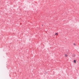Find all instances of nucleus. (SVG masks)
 <instances>
[{"mask_svg": "<svg viewBox=\"0 0 79 79\" xmlns=\"http://www.w3.org/2000/svg\"><path fill=\"white\" fill-rule=\"evenodd\" d=\"M58 35V33H55V35Z\"/></svg>", "mask_w": 79, "mask_h": 79, "instance_id": "f257e3e1", "label": "nucleus"}, {"mask_svg": "<svg viewBox=\"0 0 79 79\" xmlns=\"http://www.w3.org/2000/svg\"><path fill=\"white\" fill-rule=\"evenodd\" d=\"M64 55L65 57H68V56L66 54H65Z\"/></svg>", "mask_w": 79, "mask_h": 79, "instance_id": "f03ea898", "label": "nucleus"}, {"mask_svg": "<svg viewBox=\"0 0 79 79\" xmlns=\"http://www.w3.org/2000/svg\"><path fill=\"white\" fill-rule=\"evenodd\" d=\"M73 61L74 63H76V60H74Z\"/></svg>", "mask_w": 79, "mask_h": 79, "instance_id": "7ed1b4c3", "label": "nucleus"}, {"mask_svg": "<svg viewBox=\"0 0 79 79\" xmlns=\"http://www.w3.org/2000/svg\"><path fill=\"white\" fill-rule=\"evenodd\" d=\"M73 45H75V46H76V44H75V43H74L73 44Z\"/></svg>", "mask_w": 79, "mask_h": 79, "instance_id": "20e7f679", "label": "nucleus"}]
</instances>
